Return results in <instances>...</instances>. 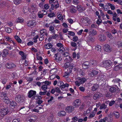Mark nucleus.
Returning a JSON list of instances; mask_svg holds the SVG:
<instances>
[{
  "label": "nucleus",
  "instance_id": "f257e3e1",
  "mask_svg": "<svg viewBox=\"0 0 122 122\" xmlns=\"http://www.w3.org/2000/svg\"><path fill=\"white\" fill-rule=\"evenodd\" d=\"M24 97L23 96L19 94L16 95L15 100V101L18 103H21L24 101Z\"/></svg>",
  "mask_w": 122,
  "mask_h": 122
},
{
  "label": "nucleus",
  "instance_id": "f03ea898",
  "mask_svg": "<svg viewBox=\"0 0 122 122\" xmlns=\"http://www.w3.org/2000/svg\"><path fill=\"white\" fill-rule=\"evenodd\" d=\"M10 109H8L7 108H3L0 111V115L2 117L7 114L10 112Z\"/></svg>",
  "mask_w": 122,
  "mask_h": 122
},
{
  "label": "nucleus",
  "instance_id": "7ed1b4c3",
  "mask_svg": "<svg viewBox=\"0 0 122 122\" xmlns=\"http://www.w3.org/2000/svg\"><path fill=\"white\" fill-rule=\"evenodd\" d=\"M104 51L106 52L109 53L111 52L112 51V49L111 46L108 44H106L104 46Z\"/></svg>",
  "mask_w": 122,
  "mask_h": 122
},
{
  "label": "nucleus",
  "instance_id": "20e7f679",
  "mask_svg": "<svg viewBox=\"0 0 122 122\" xmlns=\"http://www.w3.org/2000/svg\"><path fill=\"white\" fill-rule=\"evenodd\" d=\"M90 63L88 61H85L82 64V66L83 69H88L90 67Z\"/></svg>",
  "mask_w": 122,
  "mask_h": 122
},
{
  "label": "nucleus",
  "instance_id": "39448f33",
  "mask_svg": "<svg viewBox=\"0 0 122 122\" xmlns=\"http://www.w3.org/2000/svg\"><path fill=\"white\" fill-rule=\"evenodd\" d=\"M74 110V107L72 106H67L65 110L68 113L73 112Z\"/></svg>",
  "mask_w": 122,
  "mask_h": 122
},
{
  "label": "nucleus",
  "instance_id": "423d86ee",
  "mask_svg": "<svg viewBox=\"0 0 122 122\" xmlns=\"http://www.w3.org/2000/svg\"><path fill=\"white\" fill-rule=\"evenodd\" d=\"M112 64V61L110 60H107L103 62V65L105 67H110Z\"/></svg>",
  "mask_w": 122,
  "mask_h": 122
},
{
  "label": "nucleus",
  "instance_id": "0eeeda50",
  "mask_svg": "<svg viewBox=\"0 0 122 122\" xmlns=\"http://www.w3.org/2000/svg\"><path fill=\"white\" fill-rule=\"evenodd\" d=\"M81 100L79 99H76L73 102V105L75 107H78L80 105Z\"/></svg>",
  "mask_w": 122,
  "mask_h": 122
},
{
  "label": "nucleus",
  "instance_id": "6e6552de",
  "mask_svg": "<svg viewBox=\"0 0 122 122\" xmlns=\"http://www.w3.org/2000/svg\"><path fill=\"white\" fill-rule=\"evenodd\" d=\"M36 94V91L33 90H30L28 93V97L30 98L33 96H36L35 95Z\"/></svg>",
  "mask_w": 122,
  "mask_h": 122
},
{
  "label": "nucleus",
  "instance_id": "1a4fd4ad",
  "mask_svg": "<svg viewBox=\"0 0 122 122\" xmlns=\"http://www.w3.org/2000/svg\"><path fill=\"white\" fill-rule=\"evenodd\" d=\"M5 66L7 68L10 69L15 67V65L13 63H6Z\"/></svg>",
  "mask_w": 122,
  "mask_h": 122
},
{
  "label": "nucleus",
  "instance_id": "9d476101",
  "mask_svg": "<svg viewBox=\"0 0 122 122\" xmlns=\"http://www.w3.org/2000/svg\"><path fill=\"white\" fill-rule=\"evenodd\" d=\"M102 96V94L99 92H97L94 94L93 98L94 100L100 98Z\"/></svg>",
  "mask_w": 122,
  "mask_h": 122
},
{
  "label": "nucleus",
  "instance_id": "9b49d317",
  "mask_svg": "<svg viewBox=\"0 0 122 122\" xmlns=\"http://www.w3.org/2000/svg\"><path fill=\"white\" fill-rule=\"evenodd\" d=\"M36 25L35 21L34 20H30L27 23V25L28 26H34Z\"/></svg>",
  "mask_w": 122,
  "mask_h": 122
},
{
  "label": "nucleus",
  "instance_id": "f8f14e48",
  "mask_svg": "<svg viewBox=\"0 0 122 122\" xmlns=\"http://www.w3.org/2000/svg\"><path fill=\"white\" fill-rule=\"evenodd\" d=\"M40 32V33L39 34L40 36H43L44 35H45L46 36H47L48 35L47 31L45 29H43L41 30Z\"/></svg>",
  "mask_w": 122,
  "mask_h": 122
},
{
  "label": "nucleus",
  "instance_id": "ddd939ff",
  "mask_svg": "<svg viewBox=\"0 0 122 122\" xmlns=\"http://www.w3.org/2000/svg\"><path fill=\"white\" fill-rule=\"evenodd\" d=\"M98 72V71L93 70L91 71V73H90L89 75L93 77L96 75Z\"/></svg>",
  "mask_w": 122,
  "mask_h": 122
},
{
  "label": "nucleus",
  "instance_id": "4468645a",
  "mask_svg": "<svg viewBox=\"0 0 122 122\" xmlns=\"http://www.w3.org/2000/svg\"><path fill=\"white\" fill-rule=\"evenodd\" d=\"M89 20V19L88 17H84L81 19V22L86 24V23H88Z\"/></svg>",
  "mask_w": 122,
  "mask_h": 122
},
{
  "label": "nucleus",
  "instance_id": "2eb2a0df",
  "mask_svg": "<svg viewBox=\"0 0 122 122\" xmlns=\"http://www.w3.org/2000/svg\"><path fill=\"white\" fill-rule=\"evenodd\" d=\"M89 33L90 35L91 34L93 36L97 34V32L93 29H89Z\"/></svg>",
  "mask_w": 122,
  "mask_h": 122
},
{
  "label": "nucleus",
  "instance_id": "dca6fc26",
  "mask_svg": "<svg viewBox=\"0 0 122 122\" xmlns=\"http://www.w3.org/2000/svg\"><path fill=\"white\" fill-rule=\"evenodd\" d=\"M100 40L101 41H104L106 39V36L103 34H101L99 36Z\"/></svg>",
  "mask_w": 122,
  "mask_h": 122
},
{
  "label": "nucleus",
  "instance_id": "f3484780",
  "mask_svg": "<svg viewBox=\"0 0 122 122\" xmlns=\"http://www.w3.org/2000/svg\"><path fill=\"white\" fill-rule=\"evenodd\" d=\"M3 101L5 103L7 104L11 102L9 98L7 96L3 98Z\"/></svg>",
  "mask_w": 122,
  "mask_h": 122
},
{
  "label": "nucleus",
  "instance_id": "a211bd4d",
  "mask_svg": "<svg viewBox=\"0 0 122 122\" xmlns=\"http://www.w3.org/2000/svg\"><path fill=\"white\" fill-rule=\"evenodd\" d=\"M70 12L71 13H75L76 12L77 8L73 5H71L70 7Z\"/></svg>",
  "mask_w": 122,
  "mask_h": 122
},
{
  "label": "nucleus",
  "instance_id": "6ab92c4d",
  "mask_svg": "<svg viewBox=\"0 0 122 122\" xmlns=\"http://www.w3.org/2000/svg\"><path fill=\"white\" fill-rule=\"evenodd\" d=\"M97 79L99 80L100 79H103L104 78L105 76L102 73H100L97 76Z\"/></svg>",
  "mask_w": 122,
  "mask_h": 122
},
{
  "label": "nucleus",
  "instance_id": "aec40b11",
  "mask_svg": "<svg viewBox=\"0 0 122 122\" xmlns=\"http://www.w3.org/2000/svg\"><path fill=\"white\" fill-rule=\"evenodd\" d=\"M77 80H78L77 81L79 82L81 84L85 82L86 81V79L85 78H81L80 77L78 78Z\"/></svg>",
  "mask_w": 122,
  "mask_h": 122
},
{
  "label": "nucleus",
  "instance_id": "412c9836",
  "mask_svg": "<svg viewBox=\"0 0 122 122\" xmlns=\"http://www.w3.org/2000/svg\"><path fill=\"white\" fill-rule=\"evenodd\" d=\"M9 51L6 49H5L2 53V56L3 57H6L8 54Z\"/></svg>",
  "mask_w": 122,
  "mask_h": 122
},
{
  "label": "nucleus",
  "instance_id": "4be33fe9",
  "mask_svg": "<svg viewBox=\"0 0 122 122\" xmlns=\"http://www.w3.org/2000/svg\"><path fill=\"white\" fill-rule=\"evenodd\" d=\"M99 87L98 85L97 84H95L92 87V90L95 91Z\"/></svg>",
  "mask_w": 122,
  "mask_h": 122
},
{
  "label": "nucleus",
  "instance_id": "5701e85b",
  "mask_svg": "<svg viewBox=\"0 0 122 122\" xmlns=\"http://www.w3.org/2000/svg\"><path fill=\"white\" fill-rule=\"evenodd\" d=\"M69 55L68 53L67 52H65L63 54L64 57H67L66 59L68 60L69 61H71V58L68 55Z\"/></svg>",
  "mask_w": 122,
  "mask_h": 122
},
{
  "label": "nucleus",
  "instance_id": "b1692460",
  "mask_svg": "<svg viewBox=\"0 0 122 122\" xmlns=\"http://www.w3.org/2000/svg\"><path fill=\"white\" fill-rule=\"evenodd\" d=\"M66 114V112L64 111H61L59 112L58 114L59 116H65Z\"/></svg>",
  "mask_w": 122,
  "mask_h": 122
},
{
  "label": "nucleus",
  "instance_id": "393cba45",
  "mask_svg": "<svg viewBox=\"0 0 122 122\" xmlns=\"http://www.w3.org/2000/svg\"><path fill=\"white\" fill-rule=\"evenodd\" d=\"M45 47L46 49H50L52 47V45L51 43H48L46 44L45 46Z\"/></svg>",
  "mask_w": 122,
  "mask_h": 122
},
{
  "label": "nucleus",
  "instance_id": "a878e982",
  "mask_svg": "<svg viewBox=\"0 0 122 122\" xmlns=\"http://www.w3.org/2000/svg\"><path fill=\"white\" fill-rule=\"evenodd\" d=\"M109 91L112 93L115 92L117 90L116 88L114 87H112L109 89Z\"/></svg>",
  "mask_w": 122,
  "mask_h": 122
},
{
  "label": "nucleus",
  "instance_id": "bb28decb",
  "mask_svg": "<svg viewBox=\"0 0 122 122\" xmlns=\"http://www.w3.org/2000/svg\"><path fill=\"white\" fill-rule=\"evenodd\" d=\"M77 9L79 12H82L84 10L83 8L81 6L78 5L77 6Z\"/></svg>",
  "mask_w": 122,
  "mask_h": 122
},
{
  "label": "nucleus",
  "instance_id": "cd10ccee",
  "mask_svg": "<svg viewBox=\"0 0 122 122\" xmlns=\"http://www.w3.org/2000/svg\"><path fill=\"white\" fill-rule=\"evenodd\" d=\"M10 106L12 107V108H14L16 105V103L15 101H12L10 102Z\"/></svg>",
  "mask_w": 122,
  "mask_h": 122
},
{
  "label": "nucleus",
  "instance_id": "c85d7f7f",
  "mask_svg": "<svg viewBox=\"0 0 122 122\" xmlns=\"http://www.w3.org/2000/svg\"><path fill=\"white\" fill-rule=\"evenodd\" d=\"M14 38L18 43H21V40L18 36L15 35L14 36Z\"/></svg>",
  "mask_w": 122,
  "mask_h": 122
},
{
  "label": "nucleus",
  "instance_id": "c756f323",
  "mask_svg": "<svg viewBox=\"0 0 122 122\" xmlns=\"http://www.w3.org/2000/svg\"><path fill=\"white\" fill-rule=\"evenodd\" d=\"M121 81L119 79L115 78V79H113L112 81V82L114 83H119L120 84L119 82Z\"/></svg>",
  "mask_w": 122,
  "mask_h": 122
},
{
  "label": "nucleus",
  "instance_id": "7c9ffc66",
  "mask_svg": "<svg viewBox=\"0 0 122 122\" xmlns=\"http://www.w3.org/2000/svg\"><path fill=\"white\" fill-rule=\"evenodd\" d=\"M24 20L23 19L21 18H19L16 20V21L17 23H21L23 22Z\"/></svg>",
  "mask_w": 122,
  "mask_h": 122
},
{
  "label": "nucleus",
  "instance_id": "2f4dec72",
  "mask_svg": "<svg viewBox=\"0 0 122 122\" xmlns=\"http://www.w3.org/2000/svg\"><path fill=\"white\" fill-rule=\"evenodd\" d=\"M49 31H51V33H53V34H55V31L54 30V27L52 26H50L49 27Z\"/></svg>",
  "mask_w": 122,
  "mask_h": 122
},
{
  "label": "nucleus",
  "instance_id": "473e14b6",
  "mask_svg": "<svg viewBox=\"0 0 122 122\" xmlns=\"http://www.w3.org/2000/svg\"><path fill=\"white\" fill-rule=\"evenodd\" d=\"M71 44L72 47H74V49L76 50L77 49L76 44L75 42H71Z\"/></svg>",
  "mask_w": 122,
  "mask_h": 122
},
{
  "label": "nucleus",
  "instance_id": "72a5a7b5",
  "mask_svg": "<svg viewBox=\"0 0 122 122\" xmlns=\"http://www.w3.org/2000/svg\"><path fill=\"white\" fill-rule=\"evenodd\" d=\"M121 61V60L120 59L118 58L116 60L114 61V64L116 65L117 64H119L120 63V62Z\"/></svg>",
  "mask_w": 122,
  "mask_h": 122
},
{
  "label": "nucleus",
  "instance_id": "f704fd0d",
  "mask_svg": "<svg viewBox=\"0 0 122 122\" xmlns=\"http://www.w3.org/2000/svg\"><path fill=\"white\" fill-rule=\"evenodd\" d=\"M106 34L107 36L109 38L111 39H113V36H112V35L109 32H106Z\"/></svg>",
  "mask_w": 122,
  "mask_h": 122
},
{
  "label": "nucleus",
  "instance_id": "c9c22d12",
  "mask_svg": "<svg viewBox=\"0 0 122 122\" xmlns=\"http://www.w3.org/2000/svg\"><path fill=\"white\" fill-rule=\"evenodd\" d=\"M53 116L52 115H50L48 117L47 119L50 122H51L53 121Z\"/></svg>",
  "mask_w": 122,
  "mask_h": 122
},
{
  "label": "nucleus",
  "instance_id": "e433bc0d",
  "mask_svg": "<svg viewBox=\"0 0 122 122\" xmlns=\"http://www.w3.org/2000/svg\"><path fill=\"white\" fill-rule=\"evenodd\" d=\"M114 115L116 118H117L119 117V114L118 112H114L113 113Z\"/></svg>",
  "mask_w": 122,
  "mask_h": 122
},
{
  "label": "nucleus",
  "instance_id": "4c0bfd02",
  "mask_svg": "<svg viewBox=\"0 0 122 122\" xmlns=\"http://www.w3.org/2000/svg\"><path fill=\"white\" fill-rule=\"evenodd\" d=\"M42 84H44L47 87V86L50 85L51 84V82L50 81H46L44 82H42Z\"/></svg>",
  "mask_w": 122,
  "mask_h": 122
},
{
  "label": "nucleus",
  "instance_id": "58836bf2",
  "mask_svg": "<svg viewBox=\"0 0 122 122\" xmlns=\"http://www.w3.org/2000/svg\"><path fill=\"white\" fill-rule=\"evenodd\" d=\"M107 107V105H106L104 104H102L100 105V109L101 110L103 109H106Z\"/></svg>",
  "mask_w": 122,
  "mask_h": 122
},
{
  "label": "nucleus",
  "instance_id": "ea45409f",
  "mask_svg": "<svg viewBox=\"0 0 122 122\" xmlns=\"http://www.w3.org/2000/svg\"><path fill=\"white\" fill-rule=\"evenodd\" d=\"M95 49L96 50L100 51H101V46L100 45H97L96 46Z\"/></svg>",
  "mask_w": 122,
  "mask_h": 122
},
{
  "label": "nucleus",
  "instance_id": "a19ab883",
  "mask_svg": "<svg viewBox=\"0 0 122 122\" xmlns=\"http://www.w3.org/2000/svg\"><path fill=\"white\" fill-rule=\"evenodd\" d=\"M53 3L54 5V7L56 9L59 7V5L58 4V1H56Z\"/></svg>",
  "mask_w": 122,
  "mask_h": 122
},
{
  "label": "nucleus",
  "instance_id": "79ce46f5",
  "mask_svg": "<svg viewBox=\"0 0 122 122\" xmlns=\"http://www.w3.org/2000/svg\"><path fill=\"white\" fill-rule=\"evenodd\" d=\"M47 92L46 90H44L43 92L41 91L39 92V94L40 95H44L46 94Z\"/></svg>",
  "mask_w": 122,
  "mask_h": 122
},
{
  "label": "nucleus",
  "instance_id": "37998d69",
  "mask_svg": "<svg viewBox=\"0 0 122 122\" xmlns=\"http://www.w3.org/2000/svg\"><path fill=\"white\" fill-rule=\"evenodd\" d=\"M5 30L6 32L9 33H10L11 32L10 28L7 27H5Z\"/></svg>",
  "mask_w": 122,
  "mask_h": 122
},
{
  "label": "nucleus",
  "instance_id": "c03bdc74",
  "mask_svg": "<svg viewBox=\"0 0 122 122\" xmlns=\"http://www.w3.org/2000/svg\"><path fill=\"white\" fill-rule=\"evenodd\" d=\"M41 88L43 90H46L47 89V86H46L43 84L41 86Z\"/></svg>",
  "mask_w": 122,
  "mask_h": 122
},
{
  "label": "nucleus",
  "instance_id": "a18cd8bd",
  "mask_svg": "<svg viewBox=\"0 0 122 122\" xmlns=\"http://www.w3.org/2000/svg\"><path fill=\"white\" fill-rule=\"evenodd\" d=\"M48 16L50 18L53 17L55 16V15L54 13H51L48 14Z\"/></svg>",
  "mask_w": 122,
  "mask_h": 122
},
{
  "label": "nucleus",
  "instance_id": "49530a36",
  "mask_svg": "<svg viewBox=\"0 0 122 122\" xmlns=\"http://www.w3.org/2000/svg\"><path fill=\"white\" fill-rule=\"evenodd\" d=\"M117 44L118 47L119 48L122 46V42L121 41H119L118 42H117Z\"/></svg>",
  "mask_w": 122,
  "mask_h": 122
},
{
  "label": "nucleus",
  "instance_id": "de8ad7c7",
  "mask_svg": "<svg viewBox=\"0 0 122 122\" xmlns=\"http://www.w3.org/2000/svg\"><path fill=\"white\" fill-rule=\"evenodd\" d=\"M67 34L70 36H73L75 35V33L71 31H68V33H67Z\"/></svg>",
  "mask_w": 122,
  "mask_h": 122
},
{
  "label": "nucleus",
  "instance_id": "09e8293b",
  "mask_svg": "<svg viewBox=\"0 0 122 122\" xmlns=\"http://www.w3.org/2000/svg\"><path fill=\"white\" fill-rule=\"evenodd\" d=\"M70 63L69 62H67L64 65V66L66 68H67L70 66Z\"/></svg>",
  "mask_w": 122,
  "mask_h": 122
},
{
  "label": "nucleus",
  "instance_id": "8fccbe9b",
  "mask_svg": "<svg viewBox=\"0 0 122 122\" xmlns=\"http://www.w3.org/2000/svg\"><path fill=\"white\" fill-rule=\"evenodd\" d=\"M57 18L58 19L60 20H62L63 19V17L62 15L59 14L57 16Z\"/></svg>",
  "mask_w": 122,
  "mask_h": 122
},
{
  "label": "nucleus",
  "instance_id": "3c124183",
  "mask_svg": "<svg viewBox=\"0 0 122 122\" xmlns=\"http://www.w3.org/2000/svg\"><path fill=\"white\" fill-rule=\"evenodd\" d=\"M14 2L16 5H18L20 3V0H14Z\"/></svg>",
  "mask_w": 122,
  "mask_h": 122
},
{
  "label": "nucleus",
  "instance_id": "603ef678",
  "mask_svg": "<svg viewBox=\"0 0 122 122\" xmlns=\"http://www.w3.org/2000/svg\"><path fill=\"white\" fill-rule=\"evenodd\" d=\"M120 69L117 65L116 66L113 68V70L115 71H118Z\"/></svg>",
  "mask_w": 122,
  "mask_h": 122
},
{
  "label": "nucleus",
  "instance_id": "864d4df0",
  "mask_svg": "<svg viewBox=\"0 0 122 122\" xmlns=\"http://www.w3.org/2000/svg\"><path fill=\"white\" fill-rule=\"evenodd\" d=\"M115 102L114 100L111 101L109 103V106H112L115 103Z\"/></svg>",
  "mask_w": 122,
  "mask_h": 122
},
{
  "label": "nucleus",
  "instance_id": "5fc2aeb1",
  "mask_svg": "<svg viewBox=\"0 0 122 122\" xmlns=\"http://www.w3.org/2000/svg\"><path fill=\"white\" fill-rule=\"evenodd\" d=\"M6 96V93L4 92H2L1 93L0 97H4Z\"/></svg>",
  "mask_w": 122,
  "mask_h": 122
},
{
  "label": "nucleus",
  "instance_id": "6e6d98bb",
  "mask_svg": "<svg viewBox=\"0 0 122 122\" xmlns=\"http://www.w3.org/2000/svg\"><path fill=\"white\" fill-rule=\"evenodd\" d=\"M112 96V94L109 92H108L106 94L105 96L107 97H110Z\"/></svg>",
  "mask_w": 122,
  "mask_h": 122
},
{
  "label": "nucleus",
  "instance_id": "4d7b16f0",
  "mask_svg": "<svg viewBox=\"0 0 122 122\" xmlns=\"http://www.w3.org/2000/svg\"><path fill=\"white\" fill-rule=\"evenodd\" d=\"M78 40V38L77 36H74L73 39V41L74 42Z\"/></svg>",
  "mask_w": 122,
  "mask_h": 122
},
{
  "label": "nucleus",
  "instance_id": "13d9d810",
  "mask_svg": "<svg viewBox=\"0 0 122 122\" xmlns=\"http://www.w3.org/2000/svg\"><path fill=\"white\" fill-rule=\"evenodd\" d=\"M57 54H55V56H54V57L55 58V59H54V60H57V61H60L61 60H59L60 59H59V58H58V57H57Z\"/></svg>",
  "mask_w": 122,
  "mask_h": 122
},
{
  "label": "nucleus",
  "instance_id": "bf43d9fd",
  "mask_svg": "<svg viewBox=\"0 0 122 122\" xmlns=\"http://www.w3.org/2000/svg\"><path fill=\"white\" fill-rule=\"evenodd\" d=\"M78 0H73V3L75 5H77L79 3Z\"/></svg>",
  "mask_w": 122,
  "mask_h": 122
},
{
  "label": "nucleus",
  "instance_id": "052dcab7",
  "mask_svg": "<svg viewBox=\"0 0 122 122\" xmlns=\"http://www.w3.org/2000/svg\"><path fill=\"white\" fill-rule=\"evenodd\" d=\"M79 89L81 91L84 92V91L85 89L84 87L81 86L79 87Z\"/></svg>",
  "mask_w": 122,
  "mask_h": 122
},
{
  "label": "nucleus",
  "instance_id": "680f3d73",
  "mask_svg": "<svg viewBox=\"0 0 122 122\" xmlns=\"http://www.w3.org/2000/svg\"><path fill=\"white\" fill-rule=\"evenodd\" d=\"M12 122H20V119H14Z\"/></svg>",
  "mask_w": 122,
  "mask_h": 122
},
{
  "label": "nucleus",
  "instance_id": "e2e57ef3",
  "mask_svg": "<svg viewBox=\"0 0 122 122\" xmlns=\"http://www.w3.org/2000/svg\"><path fill=\"white\" fill-rule=\"evenodd\" d=\"M53 99V97L52 96H51V98L49 100H48L47 102L49 104H50V103H51V102H51L52 100Z\"/></svg>",
  "mask_w": 122,
  "mask_h": 122
},
{
  "label": "nucleus",
  "instance_id": "0e129e2a",
  "mask_svg": "<svg viewBox=\"0 0 122 122\" xmlns=\"http://www.w3.org/2000/svg\"><path fill=\"white\" fill-rule=\"evenodd\" d=\"M44 15L43 13L40 14L39 13L38 14V16L39 18H42L44 16Z\"/></svg>",
  "mask_w": 122,
  "mask_h": 122
},
{
  "label": "nucleus",
  "instance_id": "69168bd1",
  "mask_svg": "<svg viewBox=\"0 0 122 122\" xmlns=\"http://www.w3.org/2000/svg\"><path fill=\"white\" fill-rule=\"evenodd\" d=\"M22 11L25 14L27 12V9H26V7L25 6L24 7L22 10Z\"/></svg>",
  "mask_w": 122,
  "mask_h": 122
},
{
  "label": "nucleus",
  "instance_id": "338daca9",
  "mask_svg": "<svg viewBox=\"0 0 122 122\" xmlns=\"http://www.w3.org/2000/svg\"><path fill=\"white\" fill-rule=\"evenodd\" d=\"M56 46L58 47L61 48L63 47V45L61 43H58L57 44Z\"/></svg>",
  "mask_w": 122,
  "mask_h": 122
},
{
  "label": "nucleus",
  "instance_id": "774afa93",
  "mask_svg": "<svg viewBox=\"0 0 122 122\" xmlns=\"http://www.w3.org/2000/svg\"><path fill=\"white\" fill-rule=\"evenodd\" d=\"M112 120V118L110 116H109L108 119L107 121L108 122H111Z\"/></svg>",
  "mask_w": 122,
  "mask_h": 122
}]
</instances>
